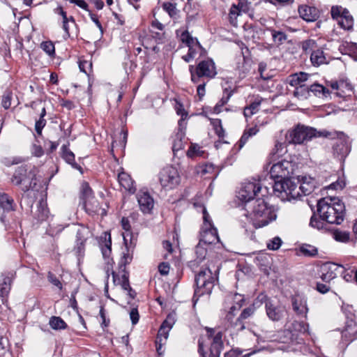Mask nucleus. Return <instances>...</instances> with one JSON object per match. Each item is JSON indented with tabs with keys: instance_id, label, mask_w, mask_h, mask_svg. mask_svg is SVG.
Listing matches in <instances>:
<instances>
[{
	"instance_id": "f257e3e1",
	"label": "nucleus",
	"mask_w": 357,
	"mask_h": 357,
	"mask_svg": "<svg viewBox=\"0 0 357 357\" xmlns=\"http://www.w3.org/2000/svg\"><path fill=\"white\" fill-rule=\"evenodd\" d=\"M313 211L309 225L321 231L330 229V225H340L345 217L344 204L337 197H324L317 204V211Z\"/></svg>"
},
{
	"instance_id": "f03ea898",
	"label": "nucleus",
	"mask_w": 357,
	"mask_h": 357,
	"mask_svg": "<svg viewBox=\"0 0 357 357\" xmlns=\"http://www.w3.org/2000/svg\"><path fill=\"white\" fill-rule=\"evenodd\" d=\"M243 215L256 229L266 226L277 218L274 207L264 198H258L245 204Z\"/></svg>"
},
{
	"instance_id": "7ed1b4c3",
	"label": "nucleus",
	"mask_w": 357,
	"mask_h": 357,
	"mask_svg": "<svg viewBox=\"0 0 357 357\" xmlns=\"http://www.w3.org/2000/svg\"><path fill=\"white\" fill-rule=\"evenodd\" d=\"M340 135H343V133L336 131L331 132L326 130H317L310 126L298 124L287 132L285 138L289 144H301L312 140L313 138L335 139L338 138Z\"/></svg>"
},
{
	"instance_id": "20e7f679",
	"label": "nucleus",
	"mask_w": 357,
	"mask_h": 357,
	"mask_svg": "<svg viewBox=\"0 0 357 357\" xmlns=\"http://www.w3.org/2000/svg\"><path fill=\"white\" fill-rule=\"evenodd\" d=\"M296 165L292 161L282 160L274 164L270 170L271 178H282L285 180L284 190L287 195H290L294 197L296 195H300L299 192L294 193L296 189V183L291 181L296 169Z\"/></svg>"
},
{
	"instance_id": "39448f33",
	"label": "nucleus",
	"mask_w": 357,
	"mask_h": 357,
	"mask_svg": "<svg viewBox=\"0 0 357 357\" xmlns=\"http://www.w3.org/2000/svg\"><path fill=\"white\" fill-rule=\"evenodd\" d=\"M37 168L34 165L23 164L17 167L10 178V182L20 187L24 192L34 190L37 185Z\"/></svg>"
},
{
	"instance_id": "423d86ee",
	"label": "nucleus",
	"mask_w": 357,
	"mask_h": 357,
	"mask_svg": "<svg viewBox=\"0 0 357 357\" xmlns=\"http://www.w3.org/2000/svg\"><path fill=\"white\" fill-rule=\"evenodd\" d=\"M217 280L218 278L213 275L212 271L208 268L201 270L195 275V283L196 288L192 298L194 305H195L200 296L211 294L215 282Z\"/></svg>"
},
{
	"instance_id": "0eeeda50",
	"label": "nucleus",
	"mask_w": 357,
	"mask_h": 357,
	"mask_svg": "<svg viewBox=\"0 0 357 357\" xmlns=\"http://www.w3.org/2000/svg\"><path fill=\"white\" fill-rule=\"evenodd\" d=\"M189 72L190 79L194 84H198L202 77L213 79L218 73L215 62L211 58L200 61L196 66L190 65Z\"/></svg>"
},
{
	"instance_id": "6e6552de",
	"label": "nucleus",
	"mask_w": 357,
	"mask_h": 357,
	"mask_svg": "<svg viewBox=\"0 0 357 357\" xmlns=\"http://www.w3.org/2000/svg\"><path fill=\"white\" fill-rule=\"evenodd\" d=\"M161 186L167 190L176 188L181 181L177 169L172 165H168L161 169L158 174Z\"/></svg>"
},
{
	"instance_id": "1a4fd4ad",
	"label": "nucleus",
	"mask_w": 357,
	"mask_h": 357,
	"mask_svg": "<svg viewBox=\"0 0 357 357\" xmlns=\"http://www.w3.org/2000/svg\"><path fill=\"white\" fill-rule=\"evenodd\" d=\"M205 330L206 331L207 338L211 340L209 357H220L224 349L223 333L222 331L215 332L214 328L209 327H206Z\"/></svg>"
},
{
	"instance_id": "9d476101",
	"label": "nucleus",
	"mask_w": 357,
	"mask_h": 357,
	"mask_svg": "<svg viewBox=\"0 0 357 357\" xmlns=\"http://www.w3.org/2000/svg\"><path fill=\"white\" fill-rule=\"evenodd\" d=\"M261 185L260 183L256 181H248L243 184L242 188L238 191V199L242 202L243 205L248 202L257 199L258 194L260 192Z\"/></svg>"
},
{
	"instance_id": "9b49d317",
	"label": "nucleus",
	"mask_w": 357,
	"mask_h": 357,
	"mask_svg": "<svg viewBox=\"0 0 357 357\" xmlns=\"http://www.w3.org/2000/svg\"><path fill=\"white\" fill-rule=\"evenodd\" d=\"M15 273L6 271L1 273V282L0 283V297L3 304L8 301V296L11 289V285L15 278Z\"/></svg>"
},
{
	"instance_id": "f8f14e48",
	"label": "nucleus",
	"mask_w": 357,
	"mask_h": 357,
	"mask_svg": "<svg viewBox=\"0 0 357 357\" xmlns=\"http://www.w3.org/2000/svg\"><path fill=\"white\" fill-rule=\"evenodd\" d=\"M136 243L137 241L130 240V241H127L126 243H123L126 247V250L123 252V255L119 263V271H128L126 266L130 264L132 261Z\"/></svg>"
},
{
	"instance_id": "ddd939ff",
	"label": "nucleus",
	"mask_w": 357,
	"mask_h": 357,
	"mask_svg": "<svg viewBox=\"0 0 357 357\" xmlns=\"http://www.w3.org/2000/svg\"><path fill=\"white\" fill-rule=\"evenodd\" d=\"M49 218L50 210L47 207V202L42 199L38 202L36 210L33 212V224L40 225L48 220Z\"/></svg>"
},
{
	"instance_id": "4468645a",
	"label": "nucleus",
	"mask_w": 357,
	"mask_h": 357,
	"mask_svg": "<svg viewBox=\"0 0 357 357\" xmlns=\"http://www.w3.org/2000/svg\"><path fill=\"white\" fill-rule=\"evenodd\" d=\"M298 11L300 17L307 22H315L320 16V11L317 8L306 4L299 6Z\"/></svg>"
},
{
	"instance_id": "2eb2a0df",
	"label": "nucleus",
	"mask_w": 357,
	"mask_h": 357,
	"mask_svg": "<svg viewBox=\"0 0 357 357\" xmlns=\"http://www.w3.org/2000/svg\"><path fill=\"white\" fill-rule=\"evenodd\" d=\"M137 199L140 210L144 213H150L153 208V199L147 191L139 190L137 194Z\"/></svg>"
},
{
	"instance_id": "dca6fc26",
	"label": "nucleus",
	"mask_w": 357,
	"mask_h": 357,
	"mask_svg": "<svg viewBox=\"0 0 357 357\" xmlns=\"http://www.w3.org/2000/svg\"><path fill=\"white\" fill-rule=\"evenodd\" d=\"M219 241V236L217 229L213 224L209 222V227L203 229L201 233V238L199 242L204 245L215 244Z\"/></svg>"
},
{
	"instance_id": "f3484780",
	"label": "nucleus",
	"mask_w": 357,
	"mask_h": 357,
	"mask_svg": "<svg viewBox=\"0 0 357 357\" xmlns=\"http://www.w3.org/2000/svg\"><path fill=\"white\" fill-rule=\"evenodd\" d=\"M83 206L85 211L91 216L100 214L101 216H105L107 215V211L105 208H101L99 202L96 197L86 199L83 202Z\"/></svg>"
},
{
	"instance_id": "a211bd4d",
	"label": "nucleus",
	"mask_w": 357,
	"mask_h": 357,
	"mask_svg": "<svg viewBox=\"0 0 357 357\" xmlns=\"http://www.w3.org/2000/svg\"><path fill=\"white\" fill-rule=\"evenodd\" d=\"M343 268L342 266H337L335 264H326L321 266V275L320 276L321 280L324 282H328L331 284V280L337 277L336 271Z\"/></svg>"
},
{
	"instance_id": "6ab92c4d",
	"label": "nucleus",
	"mask_w": 357,
	"mask_h": 357,
	"mask_svg": "<svg viewBox=\"0 0 357 357\" xmlns=\"http://www.w3.org/2000/svg\"><path fill=\"white\" fill-rule=\"evenodd\" d=\"M69 142L63 144L61 148V158L69 164L73 169L78 170L81 174H83L82 167L75 162V154L69 149Z\"/></svg>"
},
{
	"instance_id": "aec40b11",
	"label": "nucleus",
	"mask_w": 357,
	"mask_h": 357,
	"mask_svg": "<svg viewBox=\"0 0 357 357\" xmlns=\"http://www.w3.org/2000/svg\"><path fill=\"white\" fill-rule=\"evenodd\" d=\"M266 312L271 321H278L283 317L284 309L273 302H268L266 303Z\"/></svg>"
},
{
	"instance_id": "412c9836",
	"label": "nucleus",
	"mask_w": 357,
	"mask_h": 357,
	"mask_svg": "<svg viewBox=\"0 0 357 357\" xmlns=\"http://www.w3.org/2000/svg\"><path fill=\"white\" fill-rule=\"evenodd\" d=\"M118 181L120 185L130 194H134L136 191V187L134 185L135 181L131 176L126 172L121 171L118 174Z\"/></svg>"
},
{
	"instance_id": "4be33fe9",
	"label": "nucleus",
	"mask_w": 357,
	"mask_h": 357,
	"mask_svg": "<svg viewBox=\"0 0 357 357\" xmlns=\"http://www.w3.org/2000/svg\"><path fill=\"white\" fill-rule=\"evenodd\" d=\"M255 310V303H252L248 307L243 309L239 317L236 319L235 322L234 323V326L236 327L238 326V329L241 331L244 330L245 327L243 323V320L251 317L254 314Z\"/></svg>"
},
{
	"instance_id": "5701e85b",
	"label": "nucleus",
	"mask_w": 357,
	"mask_h": 357,
	"mask_svg": "<svg viewBox=\"0 0 357 357\" xmlns=\"http://www.w3.org/2000/svg\"><path fill=\"white\" fill-rule=\"evenodd\" d=\"M333 155L339 160H344L350 152V148L347 142L344 140L336 142L333 146Z\"/></svg>"
},
{
	"instance_id": "b1692460",
	"label": "nucleus",
	"mask_w": 357,
	"mask_h": 357,
	"mask_svg": "<svg viewBox=\"0 0 357 357\" xmlns=\"http://www.w3.org/2000/svg\"><path fill=\"white\" fill-rule=\"evenodd\" d=\"M17 205L14 199L8 194L2 192L0 193V208H1L5 213H10L16 211Z\"/></svg>"
},
{
	"instance_id": "393cba45",
	"label": "nucleus",
	"mask_w": 357,
	"mask_h": 357,
	"mask_svg": "<svg viewBox=\"0 0 357 357\" xmlns=\"http://www.w3.org/2000/svg\"><path fill=\"white\" fill-rule=\"evenodd\" d=\"M203 243L199 242V243L196 245L195 252L196 255V258L190 261L189 262V266L191 268H194L195 267H197L200 263H202L206 258L207 255V249L203 246Z\"/></svg>"
},
{
	"instance_id": "a878e982",
	"label": "nucleus",
	"mask_w": 357,
	"mask_h": 357,
	"mask_svg": "<svg viewBox=\"0 0 357 357\" xmlns=\"http://www.w3.org/2000/svg\"><path fill=\"white\" fill-rule=\"evenodd\" d=\"M121 272L122 273L121 279L115 271H113L112 272L114 284L115 285L120 284L124 291H128V289L130 287L129 281V272L128 271Z\"/></svg>"
},
{
	"instance_id": "bb28decb",
	"label": "nucleus",
	"mask_w": 357,
	"mask_h": 357,
	"mask_svg": "<svg viewBox=\"0 0 357 357\" xmlns=\"http://www.w3.org/2000/svg\"><path fill=\"white\" fill-rule=\"evenodd\" d=\"M180 39L181 42L184 43L187 47H190L192 44H195L199 48V50L203 52V54H206L205 49L200 44L198 39L197 38L192 37L187 30L182 32ZM201 54H202V53H201Z\"/></svg>"
},
{
	"instance_id": "cd10ccee",
	"label": "nucleus",
	"mask_w": 357,
	"mask_h": 357,
	"mask_svg": "<svg viewBox=\"0 0 357 357\" xmlns=\"http://www.w3.org/2000/svg\"><path fill=\"white\" fill-rule=\"evenodd\" d=\"M121 225L123 229L125 231V232L123 233V243H126L127 241H130V240L137 241V237L134 236L131 230V225L128 218L123 217L121 220Z\"/></svg>"
},
{
	"instance_id": "c85d7f7f",
	"label": "nucleus",
	"mask_w": 357,
	"mask_h": 357,
	"mask_svg": "<svg viewBox=\"0 0 357 357\" xmlns=\"http://www.w3.org/2000/svg\"><path fill=\"white\" fill-rule=\"evenodd\" d=\"M310 76L308 73L300 72L289 75L287 78V82L291 86L296 88L298 86L303 84L308 79Z\"/></svg>"
},
{
	"instance_id": "c756f323",
	"label": "nucleus",
	"mask_w": 357,
	"mask_h": 357,
	"mask_svg": "<svg viewBox=\"0 0 357 357\" xmlns=\"http://www.w3.org/2000/svg\"><path fill=\"white\" fill-rule=\"evenodd\" d=\"M185 137V131L176 132L172 137V151L175 154L177 151L184 148V139Z\"/></svg>"
},
{
	"instance_id": "7c9ffc66",
	"label": "nucleus",
	"mask_w": 357,
	"mask_h": 357,
	"mask_svg": "<svg viewBox=\"0 0 357 357\" xmlns=\"http://www.w3.org/2000/svg\"><path fill=\"white\" fill-rule=\"evenodd\" d=\"M268 30L271 33L273 41L277 46L282 45L285 41H287L289 43H291V40H287L288 36L284 31L272 28H268Z\"/></svg>"
},
{
	"instance_id": "2f4dec72",
	"label": "nucleus",
	"mask_w": 357,
	"mask_h": 357,
	"mask_svg": "<svg viewBox=\"0 0 357 357\" xmlns=\"http://www.w3.org/2000/svg\"><path fill=\"white\" fill-rule=\"evenodd\" d=\"M339 84V91L336 92L337 96L344 98L351 96V93L353 92V86L348 79H340Z\"/></svg>"
},
{
	"instance_id": "473e14b6",
	"label": "nucleus",
	"mask_w": 357,
	"mask_h": 357,
	"mask_svg": "<svg viewBox=\"0 0 357 357\" xmlns=\"http://www.w3.org/2000/svg\"><path fill=\"white\" fill-rule=\"evenodd\" d=\"M310 61L314 66H319L321 64L327 63L325 54L321 49L313 50L311 52Z\"/></svg>"
},
{
	"instance_id": "72a5a7b5",
	"label": "nucleus",
	"mask_w": 357,
	"mask_h": 357,
	"mask_svg": "<svg viewBox=\"0 0 357 357\" xmlns=\"http://www.w3.org/2000/svg\"><path fill=\"white\" fill-rule=\"evenodd\" d=\"M309 89L310 93L319 98L327 97L331 93L328 89L318 83L309 85Z\"/></svg>"
},
{
	"instance_id": "f704fd0d",
	"label": "nucleus",
	"mask_w": 357,
	"mask_h": 357,
	"mask_svg": "<svg viewBox=\"0 0 357 357\" xmlns=\"http://www.w3.org/2000/svg\"><path fill=\"white\" fill-rule=\"evenodd\" d=\"M248 350L241 349L239 347L231 348L224 354V357H250L256 353V351L247 352Z\"/></svg>"
},
{
	"instance_id": "c9c22d12",
	"label": "nucleus",
	"mask_w": 357,
	"mask_h": 357,
	"mask_svg": "<svg viewBox=\"0 0 357 357\" xmlns=\"http://www.w3.org/2000/svg\"><path fill=\"white\" fill-rule=\"evenodd\" d=\"M339 24L345 30H350L353 28V17L350 15L349 11L347 8L344 9L343 15H342L340 20H339Z\"/></svg>"
},
{
	"instance_id": "e433bc0d",
	"label": "nucleus",
	"mask_w": 357,
	"mask_h": 357,
	"mask_svg": "<svg viewBox=\"0 0 357 357\" xmlns=\"http://www.w3.org/2000/svg\"><path fill=\"white\" fill-rule=\"evenodd\" d=\"M324 232L330 231L332 234L333 238L339 242L346 243L349 240L350 234L348 231H342L338 229L332 228L330 227L329 230L324 231Z\"/></svg>"
},
{
	"instance_id": "4c0bfd02",
	"label": "nucleus",
	"mask_w": 357,
	"mask_h": 357,
	"mask_svg": "<svg viewBox=\"0 0 357 357\" xmlns=\"http://www.w3.org/2000/svg\"><path fill=\"white\" fill-rule=\"evenodd\" d=\"M93 191L90 187L89 183L84 181L81 185L80 190V199L83 202L86 199L94 197Z\"/></svg>"
},
{
	"instance_id": "58836bf2",
	"label": "nucleus",
	"mask_w": 357,
	"mask_h": 357,
	"mask_svg": "<svg viewBox=\"0 0 357 357\" xmlns=\"http://www.w3.org/2000/svg\"><path fill=\"white\" fill-rule=\"evenodd\" d=\"M49 324L52 329L56 331L64 330L68 328L67 324L60 317L52 316L50 319Z\"/></svg>"
},
{
	"instance_id": "ea45409f",
	"label": "nucleus",
	"mask_w": 357,
	"mask_h": 357,
	"mask_svg": "<svg viewBox=\"0 0 357 357\" xmlns=\"http://www.w3.org/2000/svg\"><path fill=\"white\" fill-rule=\"evenodd\" d=\"M242 3H238V4L236 6L235 4H233L229 10V20L231 24L233 26H237V17L240 14L241 8H242Z\"/></svg>"
},
{
	"instance_id": "a19ab883",
	"label": "nucleus",
	"mask_w": 357,
	"mask_h": 357,
	"mask_svg": "<svg viewBox=\"0 0 357 357\" xmlns=\"http://www.w3.org/2000/svg\"><path fill=\"white\" fill-rule=\"evenodd\" d=\"M294 95L299 99H307L310 96L309 86L304 83L301 86H296L294 91Z\"/></svg>"
},
{
	"instance_id": "79ce46f5",
	"label": "nucleus",
	"mask_w": 357,
	"mask_h": 357,
	"mask_svg": "<svg viewBox=\"0 0 357 357\" xmlns=\"http://www.w3.org/2000/svg\"><path fill=\"white\" fill-rule=\"evenodd\" d=\"M300 252L305 257H314L318 255V249L309 244H303L299 248Z\"/></svg>"
},
{
	"instance_id": "37998d69",
	"label": "nucleus",
	"mask_w": 357,
	"mask_h": 357,
	"mask_svg": "<svg viewBox=\"0 0 357 357\" xmlns=\"http://www.w3.org/2000/svg\"><path fill=\"white\" fill-rule=\"evenodd\" d=\"M104 245L101 244V250L104 257H109L112 252V239L109 233H104Z\"/></svg>"
},
{
	"instance_id": "c03bdc74",
	"label": "nucleus",
	"mask_w": 357,
	"mask_h": 357,
	"mask_svg": "<svg viewBox=\"0 0 357 357\" xmlns=\"http://www.w3.org/2000/svg\"><path fill=\"white\" fill-rule=\"evenodd\" d=\"M46 116V109L45 107L43 108V111L40 112V118L38 120L36 121L35 123V130L36 133L38 135H42V130L44 127L46 126V120L44 119Z\"/></svg>"
},
{
	"instance_id": "a18cd8bd",
	"label": "nucleus",
	"mask_w": 357,
	"mask_h": 357,
	"mask_svg": "<svg viewBox=\"0 0 357 357\" xmlns=\"http://www.w3.org/2000/svg\"><path fill=\"white\" fill-rule=\"evenodd\" d=\"M292 307L293 310L298 314H306L307 312V307L306 305V302H303L302 301H298L297 299H294L292 301Z\"/></svg>"
},
{
	"instance_id": "49530a36",
	"label": "nucleus",
	"mask_w": 357,
	"mask_h": 357,
	"mask_svg": "<svg viewBox=\"0 0 357 357\" xmlns=\"http://www.w3.org/2000/svg\"><path fill=\"white\" fill-rule=\"evenodd\" d=\"M249 136L248 132L244 131L239 141L236 143V144L234 146V148L231 150V155H236L245 144L248 139H249Z\"/></svg>"
},
{
	"instance_id": "de8ad7c7",
	"label": "nucleus",
	"mask_w": 357,
	"mask_h": 357,
	"mask_svg": "<svg viewBox=\"0 0 357 357\" xmlns=\"http://www.w3.org/2000/svg\"><path fill=\"white\" fill-rule=\"evenodd\" d=\"M162 9L168 13L169 17H174L178 14L176 3L172 2H164L162 5Z\"/></svg>"
},
{
	"instance_id": "09e8293b",
	"label": "nucleus",
	"mask_w": 357,
	"mask_h": 357,
	"mask_svg": "<svg viewBox=\"0 0 357 357\" xmlns=\"http://www.w3.org/2000/svg\"><path fill=\"white\" fill-rule=\"evenodd\" d=\"M344 333V336L349 337L350 340L357 339V324L354 323V325L347 326Z\"/></svg>"
},
{
	"instance_id": "8fccbe9b",
	"label": "nucleus",
	"mask_w": 357,
	"mask_h": 357,
	"mask_svg": "<svg viewBox=\"0 0 357 357\" xmlns=\"http://www.w3.org/2000/svg\"><path fill=\"white\" fill-rule=\"evenodd\" d=\"M259 105V102H253L249 106L245 107L243 111L244 116L248 118L252 116L258 111Z\"/></svg>"
},
{
	"instance_id": "3c124183",
	"label": "nucleus",
	"mask_w": 357,
	"mask_h": 357,
	"mask_svg": "<svg viewBox=\"0 0 357 357\" xmlns=\"http://www.w3.org/2000/svg\"><path fill=\"white\" fill-rule=\"evenodd\" d=\"M301 47L303 52L307 54L314 50V48L317 47V43L315 40L312 39L305 40L302 42Z\"/></svg>"
},
{
	"instance_id": "603ef678",
	"label": "nucleus",
	"mask_w": 357,
	"mask_h": 357,
	"mask_svg": "<svg viewBox=\"0 0 357 357\" xmlns=\"http://www.w3.org/2000/svg\"><path fill=\"white\" fill-rule=\"evenodd\" d=\"M40 47L50 56H53L55 54L54 45L52 41L43 42L40 45Z\"/></svg>"
},
{
	"instance_id": "864d4df0",
	"label": "nucleus",
	"mask_w": 357,
	"mask_h": 357,
	"mask_svg": "<svg viewBox=\"0 0 357 357\" xmlns=\"http://www.w3.org/2000/svg\"><path fill=\"white\" fill-rule=\"evenodd\" d=\"M274 181V185L273 186L275 192H283L284 190L285 180L282 178H272Z\"/></svg>"
},
{
	"instance_id": "5fc2aeb1",
	"label": "nucleus",
	"mask_w": 357,
	"mask_h": 357,
	"mask_svg": "<svg viewBox=\"0 0 357 357\" xmlns=\"http://www.w3.org/2000/svg\"><path fill=\"white\" fill-rule=\"evenodd\" d=\"M314 289L320 294H325L331 289V284L328 282H316Z\"/></svg>"
},
{
	"instance_id": "6e6d98bb",
	"label": "nucleus",
	"mask_w": 357,
	"mask_h": 357,
	"mask_svg": "<svg viewBox=\"0 0 357 357\" xmlns=\"http://www.w3.org/2000/svg\"><path fill=\"white\" fill-rule=\"evenodd\" d=\"M299 190L302 192L303 195H308L314 191V185L310 182L303 181L300 185Z\"/></svg>"
},
{
	"instance_id": "4d7b16f0",
	"label": "nucleus",
	"mask_w": 357,
	"mask_h": 357,
	"mask_svg": "<svg viewBox=\"0 0 357 357\" xmlns=\"http://www.w3.org/2000/svg\"><path fill=\"white\" fill-rule=\"evenodd\" d=\"M79 68L80 71L84 73L85 74H88L92 70V63L90 61L79 59Z\"/></svg>"
},
{
	"instance_id": "13d9d810",
	"label": "nucleus",
	"mask_w": 357,
	"mask_h": 357,
	"mask_svg": "<svg viewBox=\"0 0 357 357\" xmlns=\"http://www.w3.org/2000/svg\"><path fill=\"white\" fill-rule=\"evenodd\" d=\"M194 206L195 207L200 206L202 208V213H203V220H204V227L203 229L206 227H209V222L213 224L212 220H211L210 215L208 213L206 207L204 205L199 204L197 203H195Z\"/></svg>"
},
{
	"instance_id": "bf43d9fd",
	"label": "nucleus",
	"mask_w": 357,
	"mask_h": 357,
	"mask_svg": "<svg viewBox=\"0 0 357 357\" xmlns=\"http://www.w3.org/2000/svg\"><path fill=\"white\" fill-rule=\"evenodd\" d=\"M344 9L340 6H333L331 8V13L333 19L336 20L339 22L342 15H343Z\"/></svg>"
},
{
	"instance_id": "052dcab7",
	"label": "nucleus",
	"mask_w": 357,
	"mask_h": 357,
	"mask_svg": "<svg viewBox=\"0 0 357 357\" xmlns=\"http://www.w3.org/2000/svg\"><path fill=\"white\" fill-rule=\"evenodd\" d=\"M282 243L281 238L278 236H275L269 241L267 243V248L271 250H278L280 248Z\"/></svg>"
},
{
	"instance_id": "680f3d73",
	"label": "nucleus",
	"mask_w": 357,
	"mask_h": 357,
	"mask_svg": "<svg viewBox=\"0 0 357 357\" xmlns=\"http://www.w3.org/2000/svg\"><path fill=\"white\" fill-rule=\"evenodd\" d=\"M99 315H100V318L102 319V322L100 324L101 327L103 329L105 328L108 327L109 325V323H110V320H109V319H107L106 318V311H105V305H101L100 306Z\"/></svg>"
},
{
	"instance_id": "e2e57ef3",
	"label": "nucleus",
	"mask_w": 357,
	"mask_h": 357,
	"mask_svg": "<svg viewBox=\"0 0 357 357\" xmlns=\"http://www.w3.org/2000/svg\"><path fill=\"white\" fill-rule=\"evenodd\" d=\"M285 149V145L284 143L277 142L275 144V147L271 151V154L277 156L282 155L286 151L284 150Z\"/></svg>"
},
{
	"instance_id": "0e129e2a",
	"label": "nucleus",
	"mask_w": 357,
	"mask_h": 357,
	"mask_svg": "<svg viewBox=\"0 0 357 357\" xmlns=\"http://www.w3.org/2000/svg\"><path fill=\"white\" fill-rule=\"evenodd\" d=\"M47 280L52 283L53 285L58 287L60 290L62 289L63 285L59 280V279L51 271H49L47 273Z\"/></svg>"
},
{
	"instance_id": "69168bd1",
	"label": "nucleus",
	"mask_w": 357,
	"mask_h": 357,
	"mask_svg": "<svg viewBox=\"0 0 357 357\" xmlns=\"http://www.w3.org/2000/svg\"><path fill=\"white\" fill-rule=\"evenodd\" d=\"M130 319L131 320L132 324L135 325L139 322V314L138 312V306L132 307L130 311Z\"/></svg>"
},
{
	"instance_id": "338daca9",
	"label": "nucleus",
	"mask_w": 357,
	"mask_h": 357,
	"mask_svg": "<svg viewBox=\"0 0 357 357\" xmlns=\"http://www.w3.org/2000/svg\"><path fill=\"white\" fill-rule=\"evenodd\" d=\"M12 93L5 92L2 96L1 104L4 109H8L11 106Z\"/></svg>"
},
{
	"instance_id": "774afa93",
	"label": "nucleus",
	"mask_w": 357,
	"mask_h": 357,
	"mask_svg": "<svg viewBox=\"0 0 357 357\" xmlns=\"http://www.w3.org/2000/svg\"><path fill=\"white\" fill-rule=\"evenodd\" d=\"M175 110L181 117H188V112L185 110L183 105L177 100H176Z\"/></svg>"
}]
</instances>
